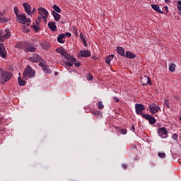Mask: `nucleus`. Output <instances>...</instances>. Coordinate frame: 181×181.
<instances>
[{
	"label": "nucleus",
	"mask_w": 181,
	"mask_h": 181,
	"mask_svg": "<svg viewBox=\"0 0 181 181\" xmlns=\"http://www.w3.org/2000/svg\"><path fill=\"white\" fill-rule=\"evenodd\" d=\"M12 77H13L12 72L5 71V69L0 68V83H1V84L8 83Z\"/></svg>",
	"instance_id": "obj_1"
},
{
	"label": "nucleus",
	"mask_w": 181,
	"mask_h": 181,
	"mask_svg": "<svg viewBox=\"0 0 181 181\" xmlns=\"http://www.w3.org/2000/svg\"><path fill=\"white\" fill-rule=\"evenodd\" d=\"M35 74H36V72L33 71L30 65H28V66L24 70L23 78L24 80L32 78L35 77Z\"/></svg>",
	"instance_id": "obj_2"
},
{
	"label": "nucleus",
	"mask_w": 181,
	"mask_h": 181,
	"mask_svg": "<svg viewBox=\"0 0 181 181\" xmlns=\"http://www.w3.org/2000/svg\"><path fill=\"white\" fill-rule=\"evenodd\" d=\"M16 19L18 23H21L22 25H26L27 23V26H29L30 25V22H32L30 18H26L25 14H20L16 17Z\"/></svg>",
	"instance_id": "obj_3"
},
{
	"label": "nucleus",
	"mask_w": 181,
	"mask_h": 181,
	"mask_svg": "<svg viewBox=\"0 0 181 181\" xmlns=\"http://www.w3.org/2000/svg\"><path fill=\"white\" fill-rule=\"evenodd\" d=\"M135 109H136V113L138 115H144V111H145V105H142V104H139V103H136L135 105Z\"/></svg>",
	"instance_id": "obj_4"
},
{
	"label": "nucleus",
	"mask_w": 181,
	"mask_h": 181,
	"mask_svg": "<svg viewBox=\"0 0 181 181\" xmlns=\"http://www.w3.org/2000/svg\"><path fill=\"white\" fill-rule=\"evenodd\" d=\"M38 12L46 22L47 21V16H49V12H47V10L45 9L44 8H39Z\"/></svg>",
	"instance_id": "obj_5"
},
{
	"label": "nucleus",
	"mask_w": 181,
	"mask_h": 181,
	"mask_svg": "<svg viewBox=\"0 0 181 181\" xmlns=\"http://www.w3.org/2000/svg\"><path fill=\"white\" fill-rule=\"evenodd\" d=\"M142 117L145 118V119H148L149 124H151V125H153V124L156 123V119H155V117H152L151 115H146L144 113L142 115Z\"/></svg>",
	"instance_id": "obj_6"
},
{
	"label": "nucleus",
	"mask_w": 181,
	"mask_h": 181,
	"mask_svg": "<svg viewBox=\"0 0 181 181\" xmlns=\"http://www.w3.org/2000/svg\"><path fill=\"white\" fill-rule=\"evenodd\" d=\"M23 6L24 8L25 12L27 13L28 16H30V12L32 11V6L29 4L28 3H23Z\"/></svg>",
	"instance_id": "obj_7"
},
{
	"label": "nucleus",
	"mask_w": 181,
	"mask_h": 181,
	"mask_svg": "<svg viewBox=\"0 0 181 181\" xmlns=\"http://www.w3.org/2000/svg\"><path fill=\"white\" fill-rule=\"evenodd\" d=\"M28 60H30V62H32V63H39V62L42 60V57H40L39 54H34L33 57L28 59Z\"/></svg>",
	"instance_id": "obj_8"
},
{
	"label": "nucleus",
	"mask_w": 181,
	"mask_h": 181,
	"mask_svg": "<svg viewBox=\"0 0 181 181\" xmlns=\"http://www.w3.org/2000/svg\"><path fill=\"white\" fill-rule=\"evenodd\" d=\"M141 83L142 86H146L147 84H151V78L148 76H144L141 77Z\"/></svg>",
	"instance_id": "obj_9"
},
{
	"label": "nucleus",
	"mask_w": 181,
	"mask_h": 181,
	"mask_svg": "<svg viewBox=\"0 0 181 181\" xmlns=\"http://www.w3.org/2000/svg\"><path fill=\"white\" fill-rule=\"evenodd\" d=\"M6 49H5V45L0 44V56L2 59H6Z\"/></svg>",
	"instance_id": "obj_10"
},
{
	"label": "nucleus",
	"mask_w": 181,
	"mask_h": 181,
	"mask_svg": "<svg viewBox=\"0 0 181 181\" xmlns=\"http://www.w3.org/2000/svg\"><path fill=\"white\" fill-rule=\"evenodd\" d=\"M159 136H160V138L168 137V130H166V128L162 127L159 129Z\"/></svg>",
	"instance_id": "obj_11"
},
{
	"label": "nucleus",
	"mask_w": 181,
	"mask_h": 181,
	"mask_svg": "<svg viewBox=\"0 0 181 181\" xmlns=\"http://www.w3.org/2000/svg\"><path fill=\"white\" fill-rule=\"evenodd\" d=\"M24 51L25 52V53H29V52H36V48L30 45H27L24 47Z\"/></svg>",
	"instance_id": "obj_12"
},
{
	"label": "nucleus",
	"mask_w": 181,
	"mask_h": 181,
	"mask_svg": "<svg viewBox=\"0 0 181 181\" xmlns=\"http://www.w3.org/2000/svg\"><path fill=\"white\" fill-rule=\"evenodd\" d=\"M80 54L81 57H90L91 52L88 50H81Z\"/></svg>",
	"instance_id": "obj_13"
},
{
	"label": "nucleus",
	"mask_w": 181,
	"mask_h": 181,
	"mask_svg": "<svg viewBox=\"0 0 181 181\" xmlns=\"http://www.w3.org/2000/svg\"><path fill=\"white\" fill-rule=\"evenodd\" d=\"M48 28H49L52 32H56V30H57V26H56L55 22L48 23Z\"/></svg>",
	"instance_id": "obj_14"
},
{
	"label": "nucleus",
	"mask_w": 181,
	"mask_h": 181,
	"mask_svg": "<svg viewBox=\"0 0 181 181\" xmlns=\"http://www.w3.org/2000/svg\"><path fill=\"white\" fill-rule=\"evenodd\" d=\"M56 52H57V53H59V54H61V56H64V57L66 58V55L69 54V53H67L66 51L64 50V49H60V48H57L56 49Z\"/></svg>",
	"instance_id": "obj_15"
},
{
	"label": "nucleus",
	"mask_w": 181,
	"mask_h": 181,
	"mask_svg": "<svg viewBox=\"0 0 181 181\" xmlns=\"http://www.w3.org/2000/svg\"><path fill=\"white\" fill-rule=\"evenodd\" d=\"M124 56L127 57V59H135L136 57V55H135L134 53L129 51H127Z\"/></svg>",
	"instance_id": "obj_16"
},
{
	"label": "nucleus",
	"mask_w": 181,
	"mask_h": 181,
	"mask_svg": "<svg viewBox=\"0 0 181 181\" xmlns=\"http://www.w3.org/2000/svg\"><path fill=\"white\" fill-rule=\"evenodd\" d=\"M64 39H66V35H64V33L59 35V36L57 37L58 42L59 43H64V42H66V40H64Z\"/></svg>",
	"instance_id": "obj_17"
},
{
	"label": "nucleus",
	"mask_w": 181,
	"mask_h": 181,
	"mask_svg": "<svg viewBox=\"0 0 181 181\" xmlns=\"http://www.w3.org/2000/svg\"><path fill=\"white\" fill-rule=\"evenodd\" d=\"M116 50L118 54L125 57V50H124V48L122 47H117Z\"/></svg>",
	"instance_id": "obj_18"
},
{
	"label": "nucleus",
	"mask_w": 181,
	"mask_h": 181,
	"mask_svg": "<svg viewBox=\"0 0 181 181\" xmlns=\"http://www.w3.org/2000/svg\"><path fill=\"white\" fill-rule=\"evenodd\" d=\"M150 111L151 114H156V112L159 111V106L158 105L150 106Z\"/></svg>",
	"instance_id": "obj_19"
},
{
	"label": "nucleus",
	"mask_w": 181,
	"mask_h": 181,
	"mask_svg": "<svg viewBox=\"0 0 181 181\" xmlns=\"http://www.w3.org/2000/svg\"><path fill=\"white\" fill-rule=\"evenodd\" d=\"M53 17L54 18V21L56 22H59L60 21V18H62V16H60V14L57 13L56 11H52V12Z\"/></svg>",
	"instance_id": "obj_20"
},
{
	"label": "nucleus",
	"mask_w": 181,
	"mask_h": 181,
	"mask_svg": "<svg viewBox=\"0 0 181 181\" xmlns=\"http://www.w3.org/2000/svg\"><path fill=\"white\" fill-rule=\"evenodd\" d=\"M65 59L68 60V62H71V63H76L77 62V59L74 58V57H71V55L67 54L66 57H65Z\"/></svg>",
	"instance_id": "obj_21"
},
{
	"label": "nucleus",
	"mask_w": 181,
	"mask_h": 181,
	"mask_svg": "<svg viewBox=\"0 0 181 181\" xmlns=\"http://www.w3.org/2000/svg\"><path fill=\"white\" fill-rule=\"evenodd\" d=\"M9 37H11V33H6L1 37L0 42H5V40H6V39H9Z\"/></svg>",
	"instance_id": "obj_22"
},
{
	"label": "nucleus",
	"mask_w": 181,
	"mask_h": 181,
	"mask_svg": "<svg viewBox=\"0 0 181 181\" xmlns=\"http://www.w3.org/2000/svg\"><path fill=\"white\" fill-rule=\"evenodd\" d=\"M18 82L19 86H26V81H23L22 79V77H21V76L18 77Z\"/></svg>",
	"instance_id": "obj_23"
},
{
	"label": "nucleus",
	"mask_w": 181,
	"mask_h": 181,
	"mask_svg": "<svg viewBox=\"0 0 181 181\" xmlns=\"http://www.w3.org/2000/svg\"><path fill=\"white\" fill-rule=\"evenodd\" d=\"M112 59H114V54L107 56L105 58V63H107V64H110V63H111V60H112Z\"/></svg>",
	"instance_id": "obj_24"
},
{
	"label": "nucleus",
	"mask_w": 181,
	"mask_h": 181,
	"mask_svg": "<svg viewBox=\"0 0 181 181\" xmlns=\"http://www.w3.org/2000/svg\"><path fill=\"white\" fill-rule=\"evenodd\" d=\"M31 28H33L35 32H39V29H40V26H39V23L36 24H33L31 25Z\"/></svg>",
	"instance_id": "obj_25"
},
{
	"label": "nucleus",
	"mask_w": 181,
	"mask_h": 181,
	"mask_svg": "<svg viewBox=\"0 0 181 181\" xmlns=\"http://www.w3.org/2000/svg\"><path fill=\"white\" fill-rule=\"evenodd\" d=\"M54 12H57V13H60L62 12V9H60V7H59V6L54 4L53 6H52Z\"/></svg>",
	"instance_id": "obj_26"
},
{
	"label": "nucleus",
	"mask_w": 181,
	"mask_h": 181,
	"mask_svg": "<svg viewBox=\"0 0 181 181\" xmlns=\"http://www.w3.org/2000/svg\"><path fill=\"white\" fill-rule=\"evenodd\" d=\"M43 71L45 73H47L48 74H51L52 73V69H49V66L47 65L46 66H44V69H42Z\"/></svg>",
	"instance_id": "obj_27"
},
{
	"label": "nucleus",
	"mask_w": 181,
	"mask_h": 181,
	"mask_svg": "<svg viewBox=\"0 0 181 181\" xmlns=\"http://www.w3.org/2000/svg\"><path fill=\"white\" fill-rule=\"evenodd\" d=\"M169 70H170V71L173 73L175 71V70H176V65L175 64H170V67H169Z\"/></svg>",
	"instance_id": "obj_28"
},
{
	"label": "nucleus",
	"mask_w": 181,
	"mask_h": 181,
	"mask_svg": "<svg viewBox=\"0 0 181 181\" xmlns=\"http://www.w3.org/2000/svg\"><path fill=\"white\" fill-rule=\"evenodd\" d=\"M41 46L42 47V49H49V47H50V45H49V43L44 42L41 44Z\"/></svg>",
	"instance_id": "obj_29"
},
{
	"label": "nucleus",
	"mask_w": 181,
	"mask_h": 181,
	"mask_svg": "<svg viewBox=\"0 0 181 181\" xmlns=\"http://www.w3.org/2000/svg\"><path fill=\"white\" fill-rule=\"evenodd\" d=\"M151 8L156 12H159V6L158 4L151 5Z\"/></svg>",
	"instance_id": "obj_30"
},
{
	"label": "nucleus",
	"mask_w": 181,
	"mask_h": 181,
	"mask_svg": "<svg viewBox=\"0 0 181 181\" xmlns=\"http://www.w3.org/2000/svg\"><path fill=\"white\" fill-rule=\"evenodd\" d=\"M13 11H14V13H15L16 18L21 15V14L18 13L19 8H18V7H14Z\"/></svg>",
	"instance_id": "obj_31"
},
{
	"label": "nucleus",
	"mask_w": 181,
	"mask_h": 181,
	"mask_svg": "<svg viewBox=\"0 0 181 181\" xmlns=\"http://www.w3.org/2000/svg\"><path fill=\"white\" fill-rule=\"evenodd\" d=\"M98 107L99 110H104V104H103V101L98 102Z\"/></svg>",
	"instance_id": "obj_32"
},
{
	"label": "nucleus",
	"mask_w": 181,
	"mask_h": 181,
	"mask_svg": "<svg viewBox=\"0 0 181 181\" xmlns=\"http://www.w3.org/2000/svg\"><path fill=\"white\" fill-rule=\"evenodd\" d=\"M0 22H1V23H5L6 22H8V19L5 17H1V18H0Z\"/></svg>",
	"instance_id": "obj_33"
},
{
	"label": "nucleus",
	"mask_w": 181,
	"mask_h": 181,
	"mask_svg": "<svg viewBox=\"0 0 181 181\" xmlns=\"http://www.w3.org/2000/svg\"><path fill=\"white\" fill-rule=\"evenodd\" d=\"M16 48L17 49H23V45L21 43H17V45L15 46Z\"/></svg>",
	"instance_id": "obj_34"
},
{
	"label": "nucleus",
	"mask_w": 181,
	"mask_h": 181,
	"mask_svg": "<svg viewBox=\"0 0 181 181\" xmlns=\"http://www.w3.org/2000/svg\"><path fill=\"white\" fill-rule=\"evenodd\" d=\"M91 114H93V115H100V111H98V110H92Z\"/></svg>",
	"instance_id": "obj_35"
},
{
	"label": "nucleus",
	"mask_w": 181,
	"mask_h": 181,
	"mask_svg": "<svg viewBox=\"0 0 181 181\" xmlns=\"http://www.w3.org/2000/svg\"><path fill=\"white\" fill-rule=\"evenodd\" d=\"M164 104H165V105H166V107H167V108H170V106H169V100L165 99V100H164Z\"/></svg>",
	"instance_id": "obj_36"
},
{
	"label": "nucleus",
	"mask_w": 181,
	"mask_h": 181,
	"mask_svg": "<svg viewBox=\"0 0 181 181\" xmlns=\"http://www.w3.org/2000/svg\"><path fill=\"white\" fill-rule=\"evenodd\" d=\"M159 158H162L163 159L166 158V154L165 153H159Z\"/></svg>",
	"instance_id": "obj_37"
},
{
	"label": "nucleus",
	"mask_w": 181,
	"mask_h": 181,
	"mask_svg": "<svg viewBox=\"0 0 181 181\" xmlns=\"http://www.w3.org/2000/svg\"><path fill=\"white\" fill-rule=\"evenodd\" d=\"M87 78L89 81H91V80H93V75H91V74H88Z\"/></svg>",
	"instance_id": "obj_38"
},
{
	"label": "nucleus",
	"mask_w": 181,
	"mask_h": 181,
	"mask_svg": "<svg viewBox=\"0 0 181 181\" xmlns=\"http://www.w3.org/2000/svg\"><path fill=\"white\" fill-rule=\"evenodd\" d=\"M65 66H68V67H73V63H71V62H65Z\"/></svg>",
	"instance_id": "obj_39"
},
{
	"label": "nucleus",
	"mask_w": 181,
	"mask_h": 181,
	"mask_svg": "<svg viewBox=\"0 0 181 181\" xmlns=\"http://www.w3.org/2000/svg\"><path fill=\"white\" fill-rule=\"evenodd\" d=\"M120 132H122V134H123V135H127V129H120Z\"/></svg>",
	"instance_id": "obj_40"
},
{
	"label": "nucleus",
	"mask_w": 181,
	"mask_h": 181,
	"mask_svg": "<svg viewBox=\"0 0 181 181\" xmlns=\"http://www.w3.org/2000/svg\"><path fill=\"white\" fill-rule=\"evenodd\" d=\"M42 18H43L42 16H39L37 20L35 21V23H39V22H40V21H42Z\"/></svg>",
	"instance_id": "obj_41"
},
{
	"label": "nucleus",
	"mask_w": 181,
	"mask_h": 181,
	"mask_svg": "<svg viewBox=\"0 0 181 181\" xmlns=\"http://www.w3.org/2000/svg\"><path fill=\"white\" fill-rule=\"evenodd\" d=\"M39 66H40V67H42V69H44L45 67H46L47 65H45V64L44 63H42V62H40V63H39Z\"/></svg>",
	"instance_id": "obj_42"
},
{
	"label": "nucleus",
	"mask_w": 181,
	"mask_h": 181,
	"mask_svg": "<svg viewBox=\"0 0 181 181\" xmlns=\"http://www.w3.org/2000/svg\"><path fill=\"white\" fill-rule=\"evenodd\" d=\"M113 101H115V103H119V99H118L117 96H115L113 97Z\"/></svg>",
	"instance_id": "obj_43"
},
{
	"label": "nucleus",
	"mask_w": 181,
	"mask_h": 181,
	"mask_svg": "<svg viewBox=\"0 0 181 181\" xmlns=\"http://www.w3.org/2000/svg\"><path fill=\"white\" fill-rule=\"evenodd\" d=\"M35 12H36V8H33V9L31 10L30 16H32Z\"/></svg>",
	"instance_id": "obj_44"
},
{
	"label": "nucleus",
	"mask_w": 181,
	"mask_h": 181,
	"mask_svg": "<svg viewBox=\"0 0 181 181\" xmlns=\"http://www.w3.org/2000/svg\"><path fill=\"white\" fill-rule=\"evenodd\" d=\"M172 138H173V139L176 141V139H177V134H173Z\"/></svg>",
	"instance_id": "obj_45"
},
{
	"label": "nucleus",
	"mask_w": 181,
	"mask_h": 181,
	"mask_svg": "<svg viewBox=\"0 0 181 181\" xmlns=\"http://www.w3.org/2000/svg\"><path fill=\"white\" fill-rule=\"evenodd\" d=\"M74 66H76V67H80V66H81V64L80 62H75Z\"/></svg>",
	"instance_id": "obj_46"
},
{
	"label": "nucleus",
	"mask_w": 181,
	"mask_h": 181,
	"mask_svg": "<svg viewBox=\"0 0 181 181\" xmlns=\"http://www.w3.org/2000/svg\"><path fill=\"white\" fill-rule=\"evenodd\" d=\"M65 36H66L67 37H70L71 36V33H66L65 34Z\"/></svg>",
	"instance_id": "obj_47"
},
{
	"label": "nucleus",
	"mask_w": 181,
	"mask_h": 181,
	"mask_svg": "<svg viewBox=\"0 0 181 181\" xmlns=\"http://www.w3.org/2000/svg\"><path fill=\"white\" fill-rule=\"evenodd\" d=\"M122 168L123 169H127L128 168V165L127 164H122Z\"/></svg>",
	"instance_id": "obj_48"
},
{
	"label": "nucleus",
	"mask_w": 181,
	"mask_h": 181,
	"mask_svg": "<svg viewBox=\"0 0 181 181\" xmlns=\"http://www.w3.org/2000/svg\"><path fill=\"white\" fill-rule=\"evenodd\" d=\"M23 32H24L25 33H28V32H30V30H29V29L23 28Z\"/></svg>",
	"instance_id": "obj_49"
},
{
	"label": "nucleus",
	"mask_w": 181,
	"mask_h": 181,
	"mask_svg": "<svg viewBox=\"0 0 181 181\" xmlns=\"http://www.w3.org/2000/svg\"><path fill=\"white\" fill-rule=\"evenodd\" d=\"M80 36H81V39H83V40H84V34H83L82 33H80Z\"/></svg>",
	"instance_id": "obj_50"
},
{
	"label": "nucleus",
	"mask_w": 181,
	"mask_h": 181,
	"mask_svg": "<svg viewBox=\"0 0 181 181\" xmlns=\"http://www.w3.org/2000/svg\"><path fill=\"white\" fill-rule=\"evenodd\" d=\"M132 129L133 132H135V125H134V124L132 125Z\"/></svg>",
	"instance_id": "obj_51"
},
{
	"label": "nucleus",
	"mask_w": 181,
	"mask_h": 181,
	"mask_svg": "<svg viewBox=\"0 0 181 181\" xmlns=\"http://www.w3.org/2000/svg\"><path fill=\"white\" fill-rule=\"evenodd\" d=\"M83 45L84 46L87 47V42H86V40L83 39Z\"/></svg>",
	"instance_id": "obj_52"
},
{
	"label": "nucleus",
	"mask_w": 181,
	"mask_h": 181,
	"mask_svg": "<svg viewBox=\"0 0 181 181\" xmlns=\"http://www.w3.org/2000/svg\"><path fill=\"white\" fill-rule=\"evenodd\" d=\"M159 13H163V11L161 10H159Z\"/></svg>",
	"instance_id": "obj_53"
},
{
	"label": "nucleus",
	"mask_w": 181,
	"mask_h": 181,
	"mask_svg": "<svg viewBox=\"0 0 181 181\" xmlns=\"http://www.w3.org/2000/svg\"><path fill=\"white\" fill-rule=\"evenodd\" d=\"M165 2H170V0H165Z\"/></svg>",
	"instance_id": "obj_54"
},
{
	"label": "nucleus",
	"mask_w": 181,
	"mask_h": 181,
	"mask_svg": "<svg viewBox=\"0 0 181 181\" xmlns=\"http://www.w3.org/2000/svg\"><path fill=\"white\" fill-rule=\"evenodd\" d=\"M157 132H158V134H159V129H157Z\"/></svg>",
	"instance_id": "obj_55"
},
{
	"label": "nucleus",
	"mask_w": 181,
	"mask_h": 181,
	"mask_svg": "<svg viewBox=\"0 0 181 181\" xmlns=\"http://www.w3.org/2000/svg\"><path fill=\"white\" fill-rule=\"evenodd\" d=\"M0 35H2V31H0Z\"/></svg>",
	"instance_id": "obj_56"
},
{
	"label": "nucleus",
	"mask_w": 181,
	"mask_h": 181,
	"mask_svg": "<svg viewBox=\"0 0 181 181\" xmlns=\"http://www.w3.org/2000/svg\"><path fill=\"white\" fill-rule=\"evenodd\" d=\"M165 9H168V6H165Z\"/></svg>",
	"instance_id": "obj_57"
},
{
	"label": "nucleus",
	"mask_w": 181,
	"mask_h": 181,
	"mask_svg": "<svg viewBox=\"0 0 181 181\" xmlns=\"http://www.w3.org/2000/svg\"><path fill=\"white\" fill-rule=\"evenodd\" d=\"M1 38H2V36L0 35V39H1Z\"/></svg>",
	"instance_id": "obj_58"
},
{
	"label": "nucleus",
	"mask_w": 181,
	"mask_h": 181,
	"mask_svg": "<svg viewBox=\"0 0 181 181\" xmlns=\"http://www.w3.org/2000/svg\"><path fill=\"white\" fill-rule=\"evenodd\" d=\"M180 119H181V116H180Z\"/></svg>",
	"instance_id": "obj_59"
},
{
	"label": "nucleus",
	"mask_w": 181,
	"mask_h": 181,
	"mask_svg": "<svg viewBox=\"0 0 181 181\" xmlns=\"http://www.w3.org/2000/svg\"><path fill=\"white\" fill-rule=\"evenodd\" d=\"M55 74H58L57 73H55Z\"/></svg>",
	"instance_id": "obj_60"
},
{
	"label": "nucleus",
	"mask_w": 181,
	"mask_h": 181,
	"mask_svg": "<svg viewBox=\"0 0 181 181\" xmlns=\"http://www.w3.org/2000/svg\"><path fill=\"white\" fill-rule=\"evenodd\" d=\"M158 155H159V153H158Z\"/></svg>",
	"instance_id": "obj_61"
}]
</instances>
